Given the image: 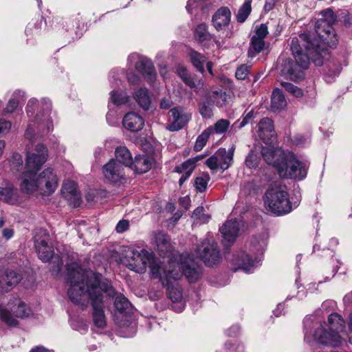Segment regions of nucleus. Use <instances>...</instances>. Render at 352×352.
Instances as JSON below:
<instances>
[{
  "label": "nucleus",
  "mask_w": 352,
  "mask_h": 352,
  "mask_svg": "<svg viewBox=\"0 0 352 352\" xmlns=\"http://www.w3.org/2000/svg\"><path fill=\"white\" fill-rule=\"evenodd\" d=\"M322 18L315 24L318 37L309 34H302L299 38H294L291 42V50L294 58L285 61L281 74L293 81L304 78V70L308 69L310 60L316 66H321L324 59L329 55L327 47H335L338 39L333 25L337 21V16L331 8L320 12Z\"/></svg>",
  "instance_id": "nucleus-1"
},
{
  "label": "nucleus",
  "mask_w": 352,
  "mask_h": 352,
  "mask_svg": "<svg viewBox=\"0 0 352 352\" xmlns=\"http://www.w3.org/2000/svg\"><path fill=\"white\" fill-rule=\"evenodd\" d=\"M69 283L68 296L75 304L85 305L89 300L94 309L93 320L99 328L106 326L104 313V296H113L115 290L107 280H102V276L91 270H83L76 264L67 266Z\"/></svg>",
  "instance_id": "nucleus-2"
},
{
  "label": "nucleus",
  "mask_w": 352,
  "mask_h": 352,
  "mask_svg": "<svg viewBox=\"0 0 352 352\" xmlns=\"http://www.w3.org/2000/svg\"><path fill=\"white\" fill-rule=\"evenodd\" d=\"M47 157V150L43 144H38L34 153H28L25 171L21 177V186L23 191L33 192L40 190L46 195L54 192L58 186V179L52 169L47 168L37 175Z\"/></svg>",
  "instance_id": "nucleus-3"
},
{
  "label": "nucleus",
  "mask_w": 352,
  "mask_h": 352,
  "mask_svg": "<svg viewBox=\"0 0 352 352\" xmlns=\"http://www.w3.org/2000/svg\"><path fill=\"white\" fill-rule=\"evenodd\" d=\"M264 161L272 166L280 177L302 180L307 176L308 165L296 159L295 155L280 147L263 146Z\"/></svg>",
  "instance_id": "nucleus-4"
},
{
  "label": "nucleus",
  "mask_w": 352,
  "mask_h": 352,
  "mask_svg": "<svg viewBox=\"0 0 352 352\" xmlns=\"http://www.w3.org/2000/svg\"><path fill=\"white\" fill-rule=\"evenodd\" d=\"M182 266L172 265L169 269L160 265L159 262H153L151 265V276L157 278L164 286L167 287L168 297L173 302H179L182 298L181 287L176 283L182 277Z\"/></svg>",
  "instance_id": "nucleus-5"
},
{
  "label": "nucleus",
  "mask_w": 352,
  "mask_h": 352,
  "mask_svg": "<svg viewBox=\"0 0 352 352\" xmlns=\"http://www.w3.org/2000/svg\"><path fill=\"white\" fill-rule=\"evenodd\" d=\"M156 250L160 256L163 258L162 261L153 258L152 254H148L145 250H142L137 255L133 251V261H135L133 263V272L142 273L146 270L147 265L151 268V265L155 261L160 263L162 266L169 269V263L171 261L177 262L178 260L182 259V255H177L173 252L170 241L163 244H158Z\"/></svg>",
  "instance_id": "nucleus-6"
},
{
  "label": "nucleus",
  "mask_w": 352,
  "mask_h": 352,
  "mask_svg": "<svg viewBox=\"0 0 352 352\" xmlns=\"http://www.w3.org/2000/svg\"><path fill=\"white\" fill-rule=\"evenodd\" d=\"M325 325L327 329L320 324V327L316 330L314 335L315 340L333 347L340 346L342 339L339 333L344 330V320L338 314H331L329 316L328 324Z\"/></svg>",
  "instance_id": "nucleus-7"
},
{
  "label": "nucleus",
  "mask_w": 352,
  "mask_h": 352,
  "mask_svg": "<svg viewBox=\"0 0 352 352\" xmlns=\"http://www.w3.org/2000/svg\"><path fill=\"white\" fill-rule=\"evenodd\" d=\"M265 204L268 210L280 216L288 214L292 210L288 193L285 186H274L265 193Z\"/></svg>",
  "instance_id": "nucleus-8"
},
{
  "label": "nucleus",
  "mask_w": 352,
  "mask_h": 352,
  "mask_svg": "<svg viewBox=\"0 0 352 352\" xmlns=\"http://www.w3.org/2000/svg\"><path fill=\"white\" fill-rule=\"evenodd\" d=\"M30 314V309L17 298L10 300L6 307L0 308V318L9 326H16L18 324L16 318H24Z\"/></svg>",
  "instance_id": "nucleus-9"
},
{
  "label": "nucleus",
  "mask_w": 352,
  "mask_h": 352,
  "mask_svg": "<svg viewBox=\"0 0 352 352\" xmlns=\"http://www.w3.org/2000/svg\"><path fill=\"white\" fill-rule=\"evenodd\" d=\"M198 256L208 266H213L221 260L217 243L212 239H205L197 248Z\"/></svg>",
  "instance_id": "nucleus-10"
},
{
  "label": "nucleus",
  "mask_w": 352,
  "mask_h": 352,
  "mask_svg": "<svg viewBox=\"0 0 352 352\" xmlns=\"http://www.w3.org/2000/svg\"><path fill=\"white\" fill-rule=\"evenodd\" d=\"M168 124L166 129L169 131H177L183 129L191 119V115L181 107L171 109L168 111Z\"/></svg>",
  "instance_id": "nucleus-11"
},
{
  "label": "nucleus",
  "mask_w": 352,
  "mask_h": 352,
  "mask_svg": "<svg viewBox=\"0 0 352 352\" xmlns=\"http://www.w3.org/2000/svg\"><path fill=\"white\" fill-rule=\"evenodd\" d=\"M232 163V154L228 153L226 148L218 149L213 155L206 161V164L212 170H227Z\"/></svg>",
  "instance_id": "nucleus-12"
},
{
  "label": "nucleus",
  "mask_w": 352,
  "mask_h": 352,
  "mask_svg": "<svg viewBox=\"0 0 352 352\" xmlns=\"http://www.w3.org/2000/svg\"><path fill=\"white\" fill-rule=\"evenodd\" d=\"M50 236L45 230H41L34 237V245L38 258L43 262H47L53 256L52 248L49 245Z\"/></svg>",
  "instance_id": "nucleus-13"
},
{
  "label": "nucleus",
  "mask_w": 352,
  "mask_h": 352,
  "mask_svg": "<svg viewBox=\"0 0 352 352\" xmlns=\"http://www.w3.org/2000/svg\"><path fill=\"white\" fill-rule=\"evenodd\" d=\"M115 317L121 325H126L131 320L130 302L123 296H116L114 301Z\"/></svg>",
  "instance_id": "nucleus-14"
},
{
  "label": "nucleus",
  "mask_w": 352,
  "mask_h": 352,
  "mask_svg": "<svg viewBox=\"0 0 352 352\" xmlns=\"http://www.w3.org/2000/svg\"><path fill=\"white\" fill-rule=\"evenodd\" d=\"M102 173L105 179L111 182L116 183L125 179L122 166L113 159L103 166Z\"/></svg>",
  "instance_id": "nucleus-15"
},
{
  "label": "nucleus",
  "mask_w": 352,
  "mask_h": 352,
  "mask_svg": "<svg viewBox=\"0 0 352 352\" xmlns=\"http://www.w3.org/2000/svg\"><path fill=\"white\" fill-rule=\"evenodd\" d=\"M222 234L223 243L226 247L230 246L238 236L239 231V222L236 219H230L220 228Z\"/></svg>",
  "instance_id": "nucleus-16"
},
{
  "label": "nucleus",
  "mask_w": 352,
  "mask_h": 352,
  "mask_svg": "<svg viewBox=\"0 0 352 352\" xmlns=\"http://www.w3.org/2000/svg\"><path fill=\"white\" fill-rule=\"evenodd\" d=\"M258 135L268 146L276 141L273 122L268 118H263L258 123Z\"/></svg>",
  "instance_id": "nucleus-17"
},
{
  "label": "nucleus",
  "mask_w": 352,
  "mask_h": 352,
  "mask_svg": "<svg viewBox=\"0 0 352 352\" xmlns=\"http://www.w3.org/2000/svg\"><path fill=\"white\" fill-rule=\"evenodd\" d=\"M182 257H183V256ZM182 260L183 258H182L181 260H178L177 262L171 261L169 263V266L172 265H178L182 266L180 270L182 273V276L185 275L189 283H195L197 281L201 274V270L199 267H197L193 261H191L190 263H188L187 261Z\"/></svg>",
  "instance_id": "nucleus-18"
},
{
  "label": "nucleus",
  "mask_w": 352,
  "mask_h": 352,
  "mask_svg": "<svg viewBox=\"0 0 352 352\" xmlns=\"http://www.w3.org/2000/svg\"><path fill=\"white\" fill-rule=\"evenodd\" d=\"M61 192L63 196L73 207H78L80 204V195L77 189L76 184L73 181L63 182Z\"/></svg>",
  "instance_id": "nucleus-19"
},
{
  "label": "nucleus",
  "mask_w": 352,
  "mask_h": 352,
  "mask_svg": "<svg viewBox=\"0 0 352 352\" xmlns=\"http://www.w3.org/2000/svg\"><path fill=\"white\" fill-rule=\"evenodd\" d=\"M231 12L228 7H221L212 17V24L217 31L226 29L230 24Z\"/></svg>",
  "instance_id": "nucleus-20"
},
{
  "label": "nucleus",
  "mask_w": 352,
  "mask_h": 352,
  "mask_svg": "<svg viewBox=\"0 0 352 352\" xmlns=\"http://www.w3.org/2000/svg\"><path fill=\"white\" fill-rule=\"evenodd\" d=\"M138 58L139 60L136 63L135 69L142 74L148 82H154L156 78V72L151 60L145 57H138Z\"/></svg>",
  "instance_id": "nucleus-21"
},
{
  "label": "nucleus",
  "mask_w": 352,
  "mask_h": 352,
  "mask_svg": "<svg viewBox=\"0 0 352 352\" xmlns=\"http://www.w3.org/2000/svg\"><path fill=\"white\" fill-rule=\"evenodd\" d=\"M153 162V157L148 154L136 156L133 160V166L135 172L138 174L148 172L151 168Z\"/></svg>",
  "instance_id": "nucleus-22"
},
{
  "label": "nucleus",
  "mask_w": 352,
  "mask_h": 352,
  "mask_svg": "<svg viewBox=\"0 0 352 352\" xmlns=\"http://www.w3.org/2000/svg\"><path fill=\"white\" fill-rule=\"evenodd\" d=\"M20 274L14 271L8 272L0 280V289L3 291L8 292L13 286L17 285L21 280Z\"/></svg>",
  "instance_id": "nucleus-23"
},
{
  "label": "nucleus",
  "mask_w": 352,
  "mask_h": 352,
  "mask_svg": "<svg viewBox=\"0 0 352 352\" xmlns=\"http://www.w3.org/2000/svg\"><path fill=\"white\" fill-rule=\"evenodd\" d=\"M287 106V101L282 91L278 88L274 89L271 96V109L274 112L284 109Z\"/></svg>",
  "instance_id": "nucleus-24"
},
{
  "label": "nucleus",
  "mask_w": 352,
  "mask_h": 352,
  "mask_svg": "<svg viewBox=\"0 0 352 352\" xmlns=\"http://www.w3.org/2000/svg\"><path fill=\"white\" fill-rule=\"evenodd\" d=\"M115 155L118 164H122L127 167L132 166V155L126 147H118L115 151Z\"/></svg>",
  "instance_id": "nucleus-25"
},
{
  "label": "nucleus",
  "mask_w": 352,
  "mask_h": 352,
  "mask_svg": "<svg viewBox=\"0 0 352 352\" xmlns=\"http://www.w3.org/2000/svg\"><path fill=\"white\" fill-rule=\"evenodd\" d=\"M200 159L199 157L188 159L181 164L176 166L175 171L179 174L190 175L195 168L196 163Z\"/></svg>",
  "instance_id": "nucleus-26"
},
{
  "label": "nucleus",
  "mask_w": 352,
  "mask_h": 352,
  "mask_svg": "<svg viewBox=\"0 0 352 352\" xmlns=\"http://www.w3.org/2000/svg\"><path fill=\"white\" fill-rule=\"evenodd\" d=\"M0 200L14 204L18 201L16 191L11 186L0 187Z\"/></svg>",
  "instance_id": "nucleus-27"
},
{
  "label": "nucleus",
  "mask_w": 352,
  "mask_h": 352,
  "mask_svg": "<svg viewBox=\"0 0 352 352\" xmlns=\"http://www.w3.org/2000/svg\"><path fill=\"white\" fill-rule=\"evenodd\" d=\"M189 56L190 58V60L193 66L199 72H200L201 73H204V65L206 62V56L192 49L189 52Z\"/></svg>",
  "instance_id": "nucleus-28"
},
{
  "label": "nucleus",
  "mask_w": 352,
  "mask_h": 352,
  "mask_svg": "<svg viewBox=\"0 0 352 352\" xmlns=\"http://www.w3.org/2000/svg\"><path fill=\"white\" fill-rule=\"evenodd\" d=\"M235 262L239 265V268L246 272H249L254 265V261L244 252L236 256Z\"/></svg>",
  "instance_id": "nucleus-29"
},
{
  "label": "nucleus",
  "mask_w": 352,
  "mask_h": 352,
  "mask_svg": "<svg viewBox=\"0 0 352 352\" xmlns=\"http://www.w3.org/2000/svg\"><path fill=\"white\" fill-rule=\"evenodd\" d=\"M135 100L138 104L144 109L148 110L151 100L146 89H140L135 92Z\"/></svg>",
  "instance_id": "nucleus-30"
},
{
  "label": "nucleus",
  "mask_w": 352,
  "mask_h": 352,
  "mask_svg": "<svg viewBox=\"0 0 352 352\" xmlns=\"http://www.w3.org/2000/svg\"><path fill=\"white\" fill-rule=\"evenodd\" d=\"M195 38L201 43L210 41L212 38V35L208 31V26L206 23H200L196 27Z\"/></svg>",
  "instance_id": "nucleus-31"
},
{
  "label": "nucleus",
  "mask_w": 352,
  "mask_h": 352,
  "mask_svg": "<svg viewBox=\"0 0 352 352\" xmlns=\"http://www.w3.org/2000/svg\"><path fill=\"white\" fill-rule=\"evenodd\" d=\"M265 45V43L263 40L252 37L248 50V56L252 58L256 56L264 49Z\"/></svg>",
  "instance_id": "nucleus-32"
},
{
  "label": "nucleus",
  "mask_w": 352,
  "mask_h": 352,
  "mask_svg": "<svg viewBox=\"0 0 352 352\" xmlns=\"http://www.w3.org/2000/svg\"><path fill=\"white\" fill-rule=\"evenodd\" d=\"M230 126V122L228 120L221 119L218 120L213 126L207 128L211 134L217 133L219 135L226 133Z\"/></svg>",
  "instance_id": "nucleus-33"
},
{
  "label": "nucleus",
  "mask_w": 352,
  "mask_h": 352,
  "mask_svg": "<svg viewBox=\"0 0 352 352\" xmlns=\"http://www.w3.org/2000/svg\"><path fill=\"white\" fill-rule=\"evenodd\" d=\"M251 10V1H245L242 6L239 8L238 13L236 14L237 21L239 23L244 22L249 16V14H250Z\"/></svg>",
  "instance_id": "nucleus-34"
},
{
  "label": "nucleus",
  "mask_w": 352,
  "mask_h": 352,
  "mask_svg": "<svg viewBox=\"0 0 352 352\" xmlns=\"http://www.w3.org/2000/svg\"><path fill=\"white\" fill-rule=\"evenodd\" d=\"M210 98L212 102L217 107H223L227 101V95L225 91L220 89L213 91Z\"/></svg>",
  "instance_id": "nucleus-35"
},
{
  "label": "nucleus",
  "mask_w": 352,
  "mask_h": 352,
  "mask_svg": "<svg viewBox=\"0 0 352 352\" xmlns=\"http://www.w3.org/2000/svg\"><path fill=\"white\" fill-rule=\"evenodd\" d=\"M210 135L209 130L206 129L197 138L194 148L196 151H201L206 144Z\"/></svg>",
  "instance_id": "nucleus-36"
},
{
  "label": "nucleus",
  "mask_w": 352,
  "mask_h": 352,
  "mask_svg": "<svg viewBox=\"0 0 352 352\" xmlns=\"http://www.w3.org/2000/svg\"><path fill=\"white\" fill-rule=\"evenodd\" d=\"M210 180L208 175H205L196 178L195 182V186L196 189L199 192H204L208 186V183Z\"/></svg>",
  "instance_id": "nucleus-37"
},
{
  "label": "nucleus",
  "mask_w": 352,
  "mask_h": 352,
  "mask_svg": "<svg viewBox=\"0 0 352 352\" xmlns=\"http://www.w3.org/2000/svg\"><path fill=\"white\" fill-rule=\"evenodd\" d=\"M111 99L114 104L119 105L128 102L129 97L124 93L113 91L111 92Z\"/></svg>",
  "instance_id": "nucleus-38"
},
{
  "label": "nucleus",
  "mask_w": 352,
  "mask_h": 352,
  "mask_svg": "<svg viewBox=\"0 0 352 352\" xmlns=\"http://www.w3.org/2000/svg\"><path fill=\"white\" fill-rule=\"evenodd\" d=\"M281 86L296 97H301L303 95L302 90L288 82H281Z\"/></svg>",
  "instance_id": "nucleus-39"
},
{
  "label": "nucleus",
  "mask_w": 352,
  "mask_h": 352,
  "mask_svg": "<svg viewBox=\"0 0 352 352\" xmlns=\"http://www.w3.org/2000/svg\"><path fill=\"white\" fill-rule=\"evenodd\" d=\"M258 157L253 151H251L246 157L245 163L248 168H255L258 165Z\"/></svg>",
  "instance_id": "nucleus-40"
},
{
  "label": "nucleus",
  "mask_w": 352,
  "mask_h": 352,
  "mask_svg": "<svg viewBox=\"0 0 352 352\" xmlns=\"http://www.w3.org/2000/svg\"><path fill=\"white\" fill-rule=\"evenodd\" d=\"M153 243L155 245V247H157V245L160 243H165L170 241L169 236L164 232H157L154 233L153 238Z\"/></svg>",
  "instance_id": "nucleus-41"
},
{
  "label": "nucleus",
  "mask_w": 352,
  "mask_h": 352,
  "mask_svg": "<svg viewBox=\"0 0 352 352\" xmlns=\"http://www.w3.org/2000/svg\"><path fill=\"white\" fill-rule=\"evenodd\" d=\"M268 34L267 27L265 24H261L256 28L255 34L252 36L253 38L263 40Z\"/></svg>",
  "instance_id": "nucleus-42"
},
{
  "label": "nucleus",
  "mask_w": 352,
  "mask_h": 352,
  "mask_svg": "<svg viewBox=\"0 0 352 352\" xmlns=\"http://www.w3.org/2000/svg\"><path fill=\"white\" fill-rule=\"evenodd\" d=\"M251 66L247 65H243L240 66L236 71L235 76L239 80H244L248 76Z\"/></svg>",
  "instance_id": "nucleus-43"
},
{
  "label": "nucleus",
  "mask_w": 352,
  "mask_h": 352,
  "mask_svg": "<svg viewBox=\"0 0 352 352\" xmlns=\"http://www.w3.org/2000/svg\"><path fill=\"white\" fill-rule=\"evenodd\" d=\"M122 126L123 128L129 133L132 131V113L131 112L127 113L124 116L122 120Z\"/></svg>",
  "instance_id": "nucleus-44"
},
{
  "label": "nucleus",
  "mask_w": 352,
  "mask_h": 352,
  "mask_svg": "<svg viewBox=\"0 0 352 352\" xmlns=\"http://www.w3.org/2000/svg\"><path fill=\"white\" fill-rule=\"evenodd\" d=\"M144 125V120L139 115L133 113V132L141 130Z\"/></svg>",
  "instance_id": "nucleus-45"
},
{
  "label": "nucleus",
  "mask_w": 352,
  "mask_h": 352,
  "mask_svg": "<svg viewBox=\"0 0 352 352\" xmlns=\"http://www.w3.org/2000/svg\"><path fill=\"white\" fill-rule=\"evenodd\" d=\"M182 80L186 85L192 88L197 87V86L201 84L200 80H197V79L194 76H192L190 74Z\"/></svg>",
  "instance_id": "nucleus-46"
},
{
  "label": "nucleus",
  "mask_w": 352,
  "mask_h": 352,
  "mask_svg": "<svg viewBox=\"0 0 352 352\" xmlns=\"http://www.w3.org/2000/svg\"><path fill=\"white\" fill-rule=\"evenodd\" d=\"M23 160L22 157L20 155L16 153L13 155L12 161V168L13 169H16V170H19V168L22 167Z\"/></svg>",
  "instance_id": "nucleus-47"
},
{
  "label": "nucleus",
  "mask_w": 352,
  "mask_h": 352,
  "mask_svg": "<svg viewBox=\"0 0 352 352\" xmlns=\"http://www.w3.org/2000/svg\"><path fill=\"white\" fill-rule=\"evenodd\" d=\"M11 128V122L4 119H0V135H5L9 132Z\"/></svg>",
  "instance_id": "nucleus-48"
},
{
  "label": "nucleus",
  "mask_w": 352,
  "mask_h": 352,
  "mask_svg": "<svg viewBox=\"0 0 352 352\" xmlns=\"http://www.w3.org/2000/svg\"><path fill=\"white\" fill-rule=\"evenodd\" d=\"M130 226L129 221L127 220H121L120 221L116 228L117 232L122 233L129 229Z\"/></svg>",
  "instance_id": "nucleus-49"
},
{
  "label": "nucleus",
  "mask_w": 352,
  "mask_h": 352,
  "mask_svg": "<svg viewBox=\"0 0 352 352\" xmlns=\"http://www.w3.org/2000/svg\"><path fill=\"white\" fill-rule=\"evenodd\" d=\"M19 102L15 99L12 98L9 100L6 108L5 109L6 113H12L18 107Z\"/></svg>",
  "instance_id": "nucleus-50"
},
{
  "label": "nucleus",
  "mask_w": 352,
  "mask_h": 352,
  "mask_svg": "<svg viewBox=\"0 0 352 352\" xmlns=\"http://www.w3.org/2000/svg\"><path fill=\"white\" fill-rule=\"evenodd\" d=\"M201 115L206 118H209L212 115V111L210 107L204 104L199 109Z\"/></svg>",
  "instance_id": "nucleus-51"
},
{
  "label": "nucleus",
  "mask_w": 352,
  "mask_h": 352,
  "mask_svg": "<svg viewBox=\"0 0 352 352\" xmlns=\"http://www.w3.org/2000/svg\"><path fill=\"white\" fill-rule=\"evenodd\" d=\"M177 72L178 75L182 80H184L185 78H186L189 75L186 68L182 65H179L177 67Z\"/></svg>",
  "instance_id": "nucleus-52"
},
{
  "label": "nucleus",
  "mask_w": 352,
  "mask_h": 352,
  "mask_svg": "<svg viewBox=\"0 0 352 352\" xmlns=\"http://www.w3.org/2000/svg\"><path fill=\"white\" fill-rule=\"evenodd\" d=\"M37 104V101L35 99L29 100L27 104V114L30 116L34 113L33 107Z\"/></svg>",
  "instance_id": "nucleus-53"
},
{
  "label": "nucleus",
  "mask_w": 352,
  "mask_h": 352,
  "mask_svg": "<svg viewBox=\"0 0 352 352\" xmlns=\"http://www.w3.org/2000/svg\"><path fill=\"white\" fill-rule=\"evenodd\" d=\"M278 1V0H266L263 8L265 12L272 10Z\"/></svg>",
  "instance_id": "nucleus-54"
},
{
  "label": "nucleus",
  "mask_w": 352,
  "mask_h": 352,
  "mask_svg": "<svg viewBox=\"0 0 352 352\" xmlns=\"http://www.w3.org/2000/svg\"><path fill=\"white\" fill-rule=\"evenodd\" d=\"M253 117L252 111H250L246 114V116L243 118L242 121L240 122L239 127L242 128L245 126Z\"/></svg>",
  "instance_id": "nucleus-55"
},
{
  "label": "nucleus",
  "mask_w": 352,
  "mask_h": 352,
  "mask_svg": "<svg viewBox=\"0 0 352 352\" xmlns=\"http://www.w3.org/2000/svg\"><path fill=\"white\" fill-rule=\"evenodd\" d=\"M172 106V101L168 98H163L160 102V108L168 109Z\"/></svg>",
  "instance_id": "nucleus-56"
},
{
  "label": "nucleus",
  "mask_w": 352,
  "mask_h": 352,
  "mask_svg": "<svg viewBox=\"0 0 352 352\" xmlns=\"http://www.w3.org/2000/svg\"><path fill=\"white\" fill-rule=\"evenodd\" d=\"M25 138L32 140L34 135V129L32 124H30L28 127V129L25 131Z\"/></svg>",
  "instance_id": "nucleus-57"
},
{
  "label": "nucleus",
  "mask_w": 352,
  "mask_h": 352,
  "mask_svg": "<svg viewBox=\"0 0 352 352\" xmlns=\"http://www.w3.org/2000/svg\"><path fill=\"white\" fill-rule=\"evenodd\" d=\"M3 236L6 238V239H10L12 237L14 231L12 229L10 228H5L3 230L2 232Z\"/></svg>",
  "instance_id": "nucleus-58"
},
{
  "label": "nucleus",
  "mask_w": 352,
  "mask_h": 352,
  "mask_svg": "<svg viewBox=\"0 0 352 352\" xmlns=\"http://www.w3.org/2000/svg\"><path fill=\"white\" fill-rule=\"evenodd\" d=\"M190 199L188 197H182L179 199L180 204L185 208L186 210H188L190 206Z\"/></svg>",
  "instance_id": "nucleus-59"
},
{
  "label": "nucleus",
  "mask_w": 352,
  "mask_h": 352,
  "mask_svg": "<svg viewBox=\"0 0 352 352\" xmlns=\"http://www.w3.org/2000/svg\"><path fill=\"white\" fill-rule=\"evenodd\" d=\"M44 110L45 111L46 115L49 113V112L51 111V103L50 100L47 99H43L42 101Z\"/></svg>",
  "instance_id": "nucleus-60"
},
{
  "label": "nucleus",
  "mask_w": 352,
  "mask_h": 352,
  "mask_svg": "<svg viewBox=\"0 0 352 352\" xmlns=\"http://www.w3.org/2000/svg\"><path fill=\"white\" fill-rule=\"evenodd\" d=\"M30 352H52V351L41 346H36L35 348L32 349Z\"/></svg>",
  "instance_id": "nucleus-61"
},
{
  "label": "nucleus",
  "mask_w": 352,
  "mask_h": 352,
  "mask_svg": "<svg viewBox=\"0 0 352 352\" xmlns=\"http://www.w3.org/2000/svg\"><path fill=\"white\" fill-rule=\"evenodd\" d=\"M190 176V175H188L182 174L181 177L179 179V186H182Z\"/></svg>",
  "instance_id": "nucleus-62"
},
{
  "label": "nucleus",
  "mask_w": 352,
  "mask_h": 352,
  "mask_svg": "<svg viewBox=\"0 0 352 352\" xmlns=\"http://www.w3.org/2000/svg\"><path fill=\"white\" fill-rule=\"evenodd\" d=\"M349 329H350V336H349V340L350 342L352 344V314L350 316L349 318Z\"/></svg>",
  "instance_id": "nucleus-63"
},
{
  "label": "nucleus",
  "mask_w": 352,
  "mask_h": 352,
  "mask_svg": "<svg viewBox=\"0 0 352 352\" xmlns=\"http://www.w3.org/2000/svg\"><path fill=\"white\" fill-rule=\"evenodd\" d=\"M204 208L203 207H198L197 208L194 212H193V216L194 217H199V215L203 212Z\"/></svg>",
  "instance_id": "nucleus-64"
}]
</instances>
